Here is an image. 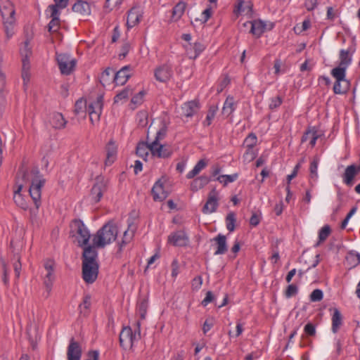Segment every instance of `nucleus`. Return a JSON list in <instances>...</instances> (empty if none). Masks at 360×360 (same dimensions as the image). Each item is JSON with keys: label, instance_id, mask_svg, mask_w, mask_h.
Instances as JSON below:
<instances>
[{"label": "nucleus", "instance_id": "f257e3e1", "mask_svg": "<svg viewBox=\"0 0 360 360\" xmlns=\"http://www.w3.org/2000/svg\"><path fill=\"white\" fill-rule=\"evenodd\" d=\"M30 177L31 184L29 193L35 205V209L30 210V219L34 223L37 221L38 209L41 205V188L44 187L46 180L37 168H33L31 170Z\"/></svg>", "mask_w": 360, "mask_h": 360}, {"label": "nucleus", "instance_id": "f03ea898", "mask_svg": "<svg viewBox=\"0 0 360 360\" xmlns=\"http://www.w3.org/2000/svg\"><path fill=\"white\" fill-rule=\"evenodd\" d=\"M118 229L112 222H108L103 225L95 235L93 236L92 242L94 247L103 248L105 245L112 243L117 238Z\"/></svg>", "mask_w": 360, "mask_h": 360}, {"label": "nucleus", "instance_id": "7ed1b4c3", "mask_svg": "<svg viewBox=\"0 0 360 360\" xmlns=\"http://www.w3.org/2000/svg\"><path fill=\"white\" fill-rule=\"evenodd\" d=\"M166 134V127H162L157 131L154 141L150 143V153L153 156L160 158H167L172 155L169 147L160 143V140L165 137Z\"/></svg>", "mask_w": 360, "mask_h": 360}, {"label": "nucleus", "instance_id": "20e7f679", "mask_svg": "<svg viewBox=\"0 0 360 360\" xmlns=\"http://www.w3.org/2000/svg\"><path fill=\"white\" fill-rule=\"evenodd\" d=\"M71 233L79 247H84L89 244L91 233L82 220L75 219L72 221Z\"/></svg>", "mask_w": 360, "mask_h": 360}, {"label": "nucleus", "instance_id": "39448f33", "mask_svg": "<svg viewBox=\"0 0 360 360\" xmlns=\"http://www.w3.org/2000/svg\"><path fill=\"white\" fill-rule=\"evenodd\" d=\"M140 339L139 333H135L130 326H124L119 336L120 345L124 349L131 348Z\"/></svg>", "mask_w": 360, "mask_h": 360}, {"label": "nucleus", "instance_id": "423d86ee", "mask_svg": "<svg viewBox=\"0 0 360 360\" xmlns=\"http://www.w3.org/2000/svg\"><path fill=\"white\" fill-rule=\"evenodd\" d=\"M330 74L335 79L333 85V92L335 94H345L349 89V82L346 79V73L338 70H331Z\"/></svg>", "mask_w": 360, "mask_h": 360}, {"label": "nucleus", "instance_id": "0eeeda50", "mask_svg": "<svg viewBox=\"0 0 360 360\" xmlns=\"http://www.w3.org/2000/svg\"><path fill=\"white\" fill-rule=\"evenodd\" d=\"M56 60L61 74L65 75H70L77 64V60L68 53H57Z\"/></svg>", "mask_w": 360, "mask_h": 360}, {"label": "nucleus", "instance_id": "6e6552de", "mask_svg": "<svg viewBox=\"0 0 360 360\" xmlns=\"http://www.w3.org/2000/svg\"><path fill=\"white\" fill-rule=\"evenodd\" d=\"M103 106V96L98 95L96 100L88 104L87 110L93 124L98 122Z\"/></svg>", "mask_w": 360, "mask_h": 360}, {"label": "nucleus", "instance_id": "1a4fd4ad", "mask_svg": "<svg viewBox=\"0 0 360 360\" xmlns=\"http://www.w3.org/2000/svg\"><path fill=\"white\" fill-rule=\"evenodd\" d=\"M108 181L103 176H98L91 191V196L94 202L101 200L103 193L107 191Z\"/></svg>", "mask_w": 360, "mask_h": 360}, {"label": "nucleus", "instance_id": "9d476101", "mask_svg": "<svg viewBox=\"0 0 360 360\" xmlns=\"http://www.w3.org/2000/svg\"><path fill=\"white\" fill-rule=\"evenodd\" d=\"M98 268V264L82 263V278L85 283L91 284L96 281Z\"/></svg>", "mask_w": 360, "mask_h": 360}, {"label": "nucleus", "instance_id": "9b49d317", "mask_svg": "<svg viewBox=\"0 0 360 360\" xmlns=\"http://www.w3.org/2000/svg\"><path fill=\"white\" fill-rule=\"evenodd\" d=\"M54 264V262L51 259L46 260L44 264L46 271L44 276V285L48 292H51L55 280Z\"/></svg>", "mask_w": 360, "mask_h": 360}, {"label": "nucleus", "instance_id": "f8f14e48", "mask_svg": "<svg viewBox=\"0 0 360 360\" xmlns=\"http://www.w3.org/2000/svg\"><path fill=\"white\" fill-rule=\"evenodd\" d=\"M55 4L50 5L46 10L45 13L47 17L51 18L50 22L59 20L60 9L65 8L68 4L69 0H53Z\"/></svg>", "mask_w": 360, "mask_h": 360}, {"label": "nucleus", "instance_id": "ddd939ff", "mask_svg": "<svg viewBox=\"0 0 360 360\" xmlns=\"http://www.w3.org/2000/svg\"><path fill=\"white\" fill-rule=\"evenodd\" d=\"M219 193L216 188H213L209 193L207 200L204 205L202 212L204 214H211L216 212L219 206Z\"/></svg>", "mask_w": 360, "mask_h": 360}, {"label": "nucleus", "instance_id": "4468645a", "mask_svg": "<svg viewBox=\"0 0 360 360\" xmlns=\"http://www.w3.org/2000/svg\"><path fill=\"white\" fill-rule=\"evenodd\" d=\"M0 13L4 22H13L15 20V9L9 0H0Z\"/></svg>", "mask_w": 360, "mask_h": 360}, {"label": "nucleus", "instance_id": "2eb2a0df", "mask_svg": "<svg viewBox=\"0 0 360 360\" xmlns=\"http://www.w3.org/2000/svg\"><path fill=\"white\" fill-rule=\"evenodd\" d=\"M233 13L237 17L240 15L251 17L252 13V4L251 1L236 0L234 5Z\"/></svg>", "mask_w": 360, "mask_h": 360}, {"label": "nucleus", "instance_id": "dca6fc26", "mask_svg": "<svg viewBox=\"0 0 360 360\" xmlns=\"http://www.w3.org/2000/svg\"><path fill=\"white\" fill-rule=\"evenodd\" d=\"M359 172L360 165L352 164L347 166L342 175L343 183L347 186H352L354 184V178Z\"/></svg>", "mask_w": 360, "mask_h": 360}, {"label": "nucleus", "instance_id": "f3484780", "mask_svg": "<svg viewBox=\"0 0 360 360\" xmlns=\"http://www.w3.org/2000/svg\"><path fill=\"white\" fill-rule=\"evenodd\" d=\"M82 355L81 345L72 338L67 349L68 360H80Z\"/></svg>", "mask_w": 360, "mask_h": 360}, {"label": "nucleus", "instance_id": "a211bd4d", "mask_svg": "<svg viewBox=\"0 0 360 360\" xmlns=\"http://www.w3.org/2000/svg\"><path fill=\"white\" fill-rule=\"evenodd\" d=\"M32 27H30L31 33L30 34H26V39L22 44L20 47V54L22 58V63L23 61L30 62V58L32 54V46L30 44V41L33 37Z\"/></svg>", "mask_w": 360, "mask_h": 360}, {"label": "nucleus", "instance_id": "6ab92c4d", "mask_svg": "<svg viewBox=\"0 0 360 360\" xmlns=\"http://www.w3.org/2000/svg\"><path fill=\"white\" fill-rule=\"evenodd\" d=\"M340 62L338 66L334 68L331 70L335 71L340 70L341 72L346 73V70L352 63V54L349 50L341 49L339 54Z\"/></svg>", "mask_w": 360, "mask_h": 360}, {"label": "nucleus", "instance_id": "aec40b11", "mask_svg": "<svg viewBox=\"0 0 360 360\" xmlns=\"http://www.w3.org/2000/svg\"><path fill=\"white\" fill-rule=\"evenodd\" d=\"M172 75L173 72L172 68L167 65L157 68L154 72V76L156 80L164 83L168 82L172 78Z\"/></svg>", "mask_w": 360, "mask_h": 360}, {"label": "nucleus", "instance_id": "412c9836", "mask_svg": "<svg viewBox=\"0 0 360 360\" xmlns=\"http://www.w3.org/2000/svg\"><path fill=\"white\" fill-rule=\"evenodd\" d=\"M188 242V237L184 231H177L168 236V243L174 246H185Z\"/></svg>", "mask_w": 360, "mask_h": 360}, {"label": "nucleus", "instance_id": "4be33fe9", "mask_svg": "<svg viewBox=\"0 0 360 360\" xmlns=\"http://www.w3.org/2000/svg\"><path fill=\"white\" fill-rule=\"evenodd\" d=\"M152 195L155 201H163L168 195L164 188V182L162 179H158L152 188Z\"/></svg>", "mask_w": 360, "mask_h": 360}, {"label": "nucleus", "instance_id": "5701e85b", "mask_svg": "<svg viewBox=\"0 0 360 360\" xmlns=\"http://www.w3.org/2000/svg\"><path fill=\"white\" fill-rule=\"evenodd\" d=\"M143 8L141 6L135 5L127 12V22H139L145 20Z\"/></svg>", "mask_w": 360, "mask_h": 360}, {"label": "nucleus", "instance_id": "b1692460", "mask_svg": "<svg viewBox=\"0 0 360 360\" xmlns=\"http://www.w3.org/2000/svg\"><path fill=\"white\" fill-rule=\"evenodd\" d=\"M186 52L190 56L191 58H196L205 49V45L201 41H195L193 44L189 43L188 45H184Z\"/></svg>", "mask_w": 360, "mask_h": 360}, {"label": "nucleus", "instance_id": "393cba45", "mask_svg": "<svg viewBox=\"0 0 360 360\" xmlns=\"http://www.w3.org/2000/svg\"><path fill=\"white\" fill-rule=\"evenodd\" d=\"M96 248H98L94 247V244L92 246L84 247L82 255V263L98 264L96 261L98 253Z\"/></svg>", "mask_w": 360, "mask_h": 360}, {"label": "nucleus", "instance_id": "a878e982", "mask_svg": "<svg viewBox=\"0 0 360 360\" xmlns=\"http://www.w3.org/2000/svg\"><path fill=\"white\" fill-rule=\"evenodd\" d=\"M130 66L126 65L115 73L113 82L116 85H124L130 77Z\"/></svg>", "mask_w": 360, "mask_h": 360}, {"label": "nucleus", "instance_id": "bb28decb", "mask_svg": "<svg viewBox=\"0 0 360 360\" xmlns=\"http://www.w3.org/2000/svg\"><path fill=\"white\" fill-rule=\"evenodd\" d=\"M75 13L82 16L89 15L91 14V7L89 3L82 0L76 1L72 8Z\"/></svg>", "mask_w": 360, "mask_h": 360}, {"label": "nucleus", "instance_id": "cd10ccee", "mask_svg": "<svg viewBox=\"0 0 360 360\" xmlns=\"http://www.w3.org/2000/svg\"><path fill=\"white\" fill-rule=\"evenodd\" d=\"M320 137V134L315 129V128L307 129L302 136L301 142L304 143L307 141H309V144L311 148L314 147L316 143V140Z\"/></svg>", "mask_w": 360, "mask_h": 360}, {"label": "nucleus", "instance_id": "c85d7f7f", "mask_svg": "<svg viewBox=\"0 0 360 360\" xmlns=\"http://www.w3.org/2000/svg\"><path fill=\"white\" fill-rule=\"evenodd\" d=\"M199 109L198 103L195 101H191L185 103L182 107V115L187 117L193 116Z\"/></svg>", "mask_w": 360, "mask_h": 360}, {"label": "nucleus", "instance_id": "c756f323", "mask_svg": "<svg viewBox=\"0 0 360 360\" xmlns=\"http://www.w3.org/2000/svg\"><path fill=\"white\" fill-rule=\"evenodd\" d=\"M274 27V24H251L250 32L257 38L266 30H271Z\"/></svg>", "mask_w": 360, "mask_h": 360}, {"label": "nucleus", "instance_id": "7c9ffc66", "mask_svg": "<svg viewBox=\"0 0 360 360\" xmlns=\"http://www.w3.org/2000/svg\"><path fill=\"white\" fill-rule=\"evenodd\" d=\"M213 240L216 242L217 245V250L214 255L225 254L228 250L226 236L219 233Z\"/></svg>", "mask_w": 360, "mask_h": 360}, {"label": "nucleus", "instance_id": "2f4dec72", "mask_svg": "<svg viewBox=\"0 0 360 360\" xmlns=\"http://www.w3.org/2000/svg\"><path fill=\"white\" fill-rule=\"evenodd\" d=\"M117 156V147L115 143L112 141H109L106 146V159L105 161V165L108 166L112 165Z\"/></svg>", "mask_w": 360, "mask_h": 360}, {"label": "nucleus", "instance_id": "473e14b6", "mask_svg": "<svg viewBox=\"0 0 360 360\" xmlns=\"http://www.w3.org/2000/svg\"><path fill=\"white\" fill-rule=\"evenodd\" d=\"M49 121L52 127L58 129H63L67 123L63 115L60 112L52 113Z\"/></svg>", "mask_w": 360, "mask_h": 360}, {"label": "nucleus", "instance_id": "72a5a7b5", "mask_svg": "<svg viewBox=\"0 0 360 360\" xmlns=\"http://www.w3.org/2000/svg\"><path fill=\"white\" fill-rule=\"evenodd\" d=\"M236 108V103L233 96H229L224 103L222 108V114L226 117H229L232 115Z\"/></svg>", "mask_w": 360, "mask_h": 360}, {"label": "nucleus", "instance_id": "f704fd0d", "mask_svg": "<svg viewBox=\"0 0 360 360\" xmlns=\"http://www.w3.org/2000/svg\"><path fill=\"white\" fill-rule=\"evenodd\" d=\"M333 311L331 330L333 333H336L342 324V316L338 309L334 308Z\"/></svg>", "mask_w": 360, "mask_h": 360}, {"label": "nucleus", "instance_id": "c9c22d12", "mask_svg": "<svg viewBox=\"0 0 360 360\" xmlns=\"http://www.w3.org/2000/svg\"><path fill=\"white\" fill-rule=\"evenodd\" d=\"M209 182V177L205 175H202L193 179V181L191 183V190L193 191H197L202 188Z\"/></svg>", "mask_w": 360, "mask_h": 360}, {"label": "nucleus", "instance_id": "e433bc0d", "mask_svg": "<svg viewBox=\"0 0 360 360\" xmlns=\"http://www.w3.org/2000/svg\"><path fill=\"white\" fill-rule=\"evenodd\" d=\"M22 188V186L19 185L18 188L14 191L13 200L17 206L23 210H26L28 207V205L20 193Z\"/></svg>", "mask_w": 360, "mask_h": 360}, {"label": "nucleus", "instance_id": "4c0bfd02", "mask_svg": "<svg viewBox=\"0 0 360 360\" xmlns=\"http://www.w3.org/2000/svg\"><path fill=\"white\" fill-rule=\"evenodd\" d=\"M208 164V161L205 159L200 160L196 165L194 166L193 169L191 170L187 174L186 178L188 179L194 178L196 175H198L203 169H205Z\"/></svg>", "mask_w": 360, "mask_h": 360}, {"label": "nucleus", "instance_id": "58836bf2", "mask_svg": "<svg viewBox=\"0 0 360 360\" xmlns=\"http://www.w3.org/2000/svg\"><path fill=\"white\" fill-rule=\"evenodd\" d=\"M115 76V71L113 69L108 68L101 75L100 82L103 86L110 84L113 81Z\"/></svg>", "mask_w": 360, "mask_h": 360}, {"label": "nucleus", "instance_id": "ea45409f", "mask_svg": "<svg viewBox=\"0 0 360 360\" xmlns=\"http://www.w3.org/2000/svg\"><path fill=\"white\" fill-rule=\"evenodd\" d=\"M150 151V143H139L136 146V154L143 160H146L148 152Z\"/></svg>", "mask_w": 360, "mask_h": 360}, {"label": "nucleus", "instance_id": "a19ab883", "mask_svg": "<svg viewBox=\"0 0 360 360\" xmlns=\"http://www.w3.org/2000/svg\"><path fill=\"white\" fill-rule=\"evenodd\" d=\"M30 62L23 61L22 63V78L24 86H27L30 80Z\"/></svg>", "mask_w": 360, "mask_h": 360}, {"label": "nucleus", "instance_id": "79ce46f5", "mask_svg": "<svg viewBox=\"0 0 360 360\" xmlns=\"http://www.w3.org/2000/svg\"><path fill=\"white\" fill-rule=\"evenodd\" d=\"M319 162V158L314 157L311 161L309 167L310 172V179L316 181L318 179V165Z\"/></svg>", "mask_w": 360, "mask_h": 360}, {"label": "nucleus", "instance_id": "37998d69", "mask_svg": "<svg viewBox=\"0 0 360 360\" xmlns=\"http://www.w3.org/2000/svg\"><path fill=\"white\" fill-rule=\"evenodd\" d=\"M132 93V89L129 87L124 88L114 97V103H116L120 101H126Z\"/></svg>", "mask_w": 360, "mask_h": 360}, {"label": "nucleus", "instance_id": "c03bdc74", "mask_svg": "<svg viewBox=\"0 0 360 360\" xmlns=\"http://www.w3.org/2000/svg\"><path fill=\"white\" fill-rule=\"evenodd\" d=\"M186 9V3L184 1L179 2L173 8V17L174 18V20H178L180 17L183 15L184 13V11Z\"/></svg>", "mask_w": 360, "mask_h": 360}, {"label": "nucleus", "instance_id": "a18cd8bd", "mask_svg": "<svg viewBox=\"0 0 360 360\" xmlns=\"http://www.w3.org/2000/svg\"><path fill=\"white\" fill-rule=\"evenodd\" d=\"M218 110L217 105H211L207 111V114L205 121L203 122L204 126H210L214 118L216 113Z\"/></svg>", "mask_w": 360, "mask_h": 360}, {"label": "nucleus", "instance_id": "49530a36", "mask_svg": "<svg viewBox=\"0 0 360 360\" xmlns=\"http://www.w3.org/2000/svg\"><path fill=\"white\" fill-rule=\"evenodd\" d=\"M238 175L236 173L233 174H231V175L223 174V175L219 176L217 178V180L219 182H220L221 184H222L224 185V186H227V184L229 183L235 181L238 179Z\"/></svg>", "mask_w": 360, "mask_h": 360}, {"label": "nucleus", "instance_id": "de8ad7c7", "mask_svg": "<svg viewBox=\"0 0 360 360\" xmlns=\"http://www.w3.org/2000/svg\"><path fill=\"white\" fill-rule=\"evenodd\" d=\"M257 142V137L254 133H250L245 139L243 146L245 148H254Z\"/></svg>", "mask_w": 360, "mask_h": 360}, {"label": "nucleus", "instance_id": "09e8293b", "mask_svg": "<svg viewBox=\"0 0 360 360\" xmlns=\"http://www.w3.org/2000/svg\"><path fill=\"white\" fill-rule=\"evenodd\" d=\"M331 229L328 225L323 226L319 232V242L316 244L318 246L321 243L325 241L330 233Z\"/></svg>", "mask_w": 360, "mask_h": 360}, {"label": "nucleus", "instance_id": "8fccbe9b", "mask_svg": "<svg viewBox=\"0 0 360 360\" xmlns=\"http://www.w3.org/2000/svg\"><path fill=\"white\" fill-rule=\"evenodd\" d=\"M91 295H85L83 298V302L79 305V309L81 313L86 314L91 307Z\"/></svg>", "mask_w": 360, "mask_h": 360}, {"label": "nucleus", "instance_id": "3c124183", "mask_svg": "<svg viewBox=\"0 0 360 360\" xmlns=\"http://www.w3.org/2000/svg\"><path fill=\"white\" fill-rule=\"evenodd\" d=\"M13 266L15 271L16 278H18L20 275L22 264L20 262V257L18 254H15L13 255Z\"/></svg>", "mask_w": 360, "mask_h": 360}, {"label": "nucleus", "instance_id": "603ef678", "mask_svg": "<svg viewBox=\"0 0 360 360\" xmlns=\"http://www.w3.org/2000/svg\"><path fill=\"white\" fill-rule=\"evenodd\" d=\"M226 228L227 229L231 232L235 229V222H236V216L233 212H230L227 214L226 217Z\"/></svg>", "mask_w": 360, "mask_h": 360}, {"label": "nucleus", "instance_id": "864d4df0", "mask_svg": "<svg viewBox=\"0 0 360 360\" xmlns=\"http://www.w3.org/2000/svg\"><path fill=\"white\" fill-rule=\"evenodd\" d=\"M340 12L338 9H334L333 7L327 8L326 19L330 21H335L339 18Z\"/></svg>", "mask_w": 360, "mask_h": 360}, {"label": "nucleus", "instance_id": "5fc2aeb1", "mask_svg": "<svg viewBox=\"0 0 360 360\" xmlns=\"http://www.w3.org/2000/svg\"><path fill=\"white\" fill-rule=\"evenodd\" d=\"M148 309V302L146 300H142L138 304V313L142 320L145 319Z\"/></svg>", "mask_w": 360, "mask_h": 360}, {"label": "nucleus", "instance_id": "6e6d98bb", "mask_svg": "<svg viewBox=\"0 0 360 360\" xmlns=\"http://www.w3.org/2000/svg\"><path fill=\"white\" fill-rule=\"evenodd\" d=\"M346 259L351 264V265L356 266L360 264V255L358 253H349L347 256Z\"/></svg>", "mask_w": 360, "mask_h": 360}, {"label": "nucleus", "instance_id": "4d7b16f0", "mask_svg": "<svg viewBox=\"0 0 360 360\" xmlns=\"http://www.w3.org/2000/svg\"><path fill=\"white\" fill-rule=\"evenodd\" d=\"M230 79L228 76H224L220 79L217 87V91L218 94L223 91V90L229 84Z\"/></svg>", "mask_w": 360, "mask_h": 360}, {"label": "nucleus", "instance_id": "13d9d810", "mask_svg": "<svg viewBox=\"0 0 360 360\" xmlns=\"http://www.w3.org/2000/svg\"><path fill=\"white\" fill-rule=\"evenodd\" d=\"M297 292V287L294 284H290L285 291V296L286 298H290L291 297L296 295Z\"/></svg>", "mask_w": 360, "mask_h": 360}, {"label": "nucleus", "instance_id": "bf43d9fd", "mask_svg": "<svg viewBox=\"0 0 360 360\" xmlns=\"http://www.w3.org/2000/svg\"><path fill=\"white\" fill-rule=\"evenodd\" d=\"M323 297V291L320 289H315L310 295V300L311 302H319Z\"/></svg>", "mask_w": 360, "mask_h": 360}, {"label": "nucleus", "instance_id": "052dcab7", "mask_svg": "<svg viewBox=\"0 0 360 360\" xmlns=\"http://www.w3.org/2000/svg\"><path fill=\"white\" fill-rule=\"evenodd\" d=\"M2 269H3V282L6 285H8L9 283V268L4 260H1Z\"/></svg>", "mask_w": 360, "mask_h": 360}, {"label": "nucleus", "instance_id": "680f3d73", "mask_svg": "<svg viewBox=\"0 0 360 360\" xmlns=\"http://www.w3.org/2000/svg\"><path fill=\"white\" fill-rule=\"evenodd\" d=\"M283 103V98L280 96L271 98L269 103V108L273 110L278 108Z\"/></svg>", "mask_w": 360, "mask_h": 360}, {"label": "nucleus", "instance_id": "e2e57ef3", "mask_svg": "<svg viewBox=\"0 0 360 360\" xmlns=\"http://www.w3.org/2000/svg\"><path fill=\"white\" fill-rule=\"evenodd\" d=\"M257 156V153L255 151L254 148H246V151L243 155V158L245 160L250 162L253 160Z\"/></svg>", "mask_w": 360, "mask_h": 360}, {"label": "nucleus", "instance_id": "0e129e2a", "mask_svg": "<svg viewBox=\"0 0 360 360\" xmlns=\"http://www.w3.org/2000/svg\"><path fill=\"white\" fill-rule=\"evenodd\" d=\"M134 236V231H129V229L124 232L121 245H125L130 242Z\"/></svg>", "mask_w": 360, "mask_h": 360}, {"label": "nucleus", "instance_id": "69168bd1", "mask_svg": "<svg viewBox=\"0 0 360 360\" xmlns=\"http://www.w3.org/2000/svg\"><path fill=\"white\" fill-rule=\"evenodd\" d=\"M311 24H296L293 30L297 34H300L303 32L310 28Z\"/></svg>", "mask_w": 360, "mask_h": 360}, {"label": "nucleus", "instance_id": "338daca9", "mask_svg": "<svg viewBox=\"0 0 360 360\" xmlns=\"http://www.w3.org/2000/svg\"><path fill=\"white\" fill-rule=\"evenodd\" d=\"M304 331L309 336H314L316 335L315 326L311 323H308L305 325Z\"/></svg>", "mask_w": 360, "mask_h": 360}, {"label": "nucleus", "instance_id": "774afa93", "mask_svg": "<svg viewBox=\"0 0 360 360\" xmlns=\"http://www.w3.org/2000/svg\"><path fill=\"white\" fill-rule=\"evenodd\" d=\"M130 48V44L128 42L124 43L121 48V52L119 54V58L122 59L125 58L129 53Z\"/></svg>", "mask_w": 360, "mask_h": 360}]
</instances>
